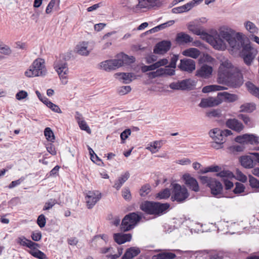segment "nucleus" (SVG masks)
Returning <instances> with one entry per match:
<instances>
[{
    "label": "nucleus",
    "instance_id": "16",
    "mask_svg": "<svg viewBox=\"0 0 259 259\" xmlns=\"http://www.w3.org/2000/svg\"><path fill=\"white\" fill-rule=\"evenodd\" d=\"M178 67L182 71L192 72L195 69V63L190 59H181Z\"/></svg>",
    "mask_w": 259,
    "mask_h": 259
},
{
    "label": "nucleus",
    "instance_id": "42",
    "mask_svg": "<svg viewBox=\"0 0 259 259\" xmlns=\"http://www.w3.org/2000/svg\"><path fill=\"white\" fill-rule=\"evenodd\" d=\"M44 135L48 141L54 142L55 136L50 127H46L44 130Z\"/></svg>",
    "mask_w": 259,
    "mask_h": 259
},
{
    "label": "nucleus",
    "instance_id": "50",
    "mask_svg": "<svg viewBox=\"0 0 259 259\" xmlns=\"http://www.w3.org/2000/svg\"><path fill=\"white\" fill-rule=\"evenodd\" d=\"M156 69H157V66L156 65L155 63L150 65H143L141 66V71L143 73L147 72L149 71L154 70Z\"/></svg>",
    "mask_w": 259,
    "mask_h": 259
},
{
    "label": "nucleus",
    "instance_id": "5",
    "mask_svg": "<svg viewBox=\"0 0 259 259\" xmlns=\"http://www.w3.org/2000/svg\"><path fill=\"white\" fill-rule=\"evenodd\" d=\"M172 185L171 200L172 202L176 201L178 203H184L190 195L187 188L178 183L172 184Z\"/></svg>",
    "mask_w": 259,
    "mask_h": 259
},
{
    "label": "nucleus",
    "instance_id": "22",
    "mask_svg": "<svg viewBox=\"0 0 259 259\" xmlns=\"http://www.w3.org/2000/svg\"><path fill=\"white\" fill-rule=\"evenodd\" d=\"M155 251H160L159 253L152 256V259H174L176 257L175 253L167 251L166 250H156Z\"/></svg>",
    "mask_w": 259,
    "mask_h": 259
},
{
    "label": "nucleus",
    "instance_id": "35",
    "mask_svg": "<svg viewBox=\"0 0 259 259\" xmlns=\"http://www.w3.org/2000/svg\"><path fill=\"white\" fill-rule=\"evenodd\" d=\"M183 54L185 56L196 59L200 55V52L199 50H184L183 52Z\"/></svg>",
    "mask_w": 259,
    "mask_h": 259
},
{
    "label": "nucleus",
    "instance_id": "38",
    "mask_svg": "<svg viewBox=\"0 0 259 259\" xmlns=\"http://www.w3.org/2000/svg\"><path fill=\"white\" fill-rule=\"evenodd\" d=\"M217 177H219L224 179L225 178H232L234 177V174L232 172L228 170H223L219 171L215 174Z\"/></svg>",
    "mask_w": 259,
    "mask_h": 259
},
{
    "label": "nucleus",
    "instance_id": "10",
    "mask_svg": "<svg viewBox=\"0 0 259 259\" xmlns=\"http://www.w3.org/2000/svg\"><path fill=\"white\" fill-rule=\"evenodd\" d=\"M185 185L189 189L195 192H198L200 190L199 186L196 179L192 177L188 173L185 174L182 178Z\"/></svg>",
    "mask_w": 259,
    "mask_h": 259
},
{
    "label": "nucleus",
    "instance_id": "23",
    "mask_svg": "<svg viewBox=\"0 0 259 259\" xmlns=\"http://www.w3.org/2000/svg\"><path fill=\"white\" fill-rule=\"evenodd\" d=\"M141 252L140 249L137 247H131L127 248L121 259H133Z\"/></svg>",
    "mask_w": 259,
    "mask_h": 259
},
{
    "label": "nucleus",
    "instance_id": "43",
    "mask_svg": "<svg viewBox=\"0 0 259 259\" xmlns=\"http://www.w3.org/2000/svg\"><path fill=\"white\" fill-rule=\"evenodd\" d=\"M235 174V179L236 180L242 183H245L247 181V177L244 174H243L238 168L236 169Z\"/></svg>",
    "mask_w": 259,
    "mask_h": 259
},
{
    "label": "nucleus",
    "instance_id": "60",
    "mask_svg": "<svg viewBox=\"0 0 259 259\" xmlns=\"http://www.w3.org/2000/svg\"><path fill=\"white\" fill-rule=\"evenodd\" d=\"M149 78L153 79L157 77L161 76V73L160 68L157 69L155 71L150 72L147 73Z\"/></svg>",
    "mask_w": 259,
    "mask_h": 259
},
{
    "label": "nucleus",
    "instance_id": "51",
    "mask_svg": "<svg viewBox=\"0 0 259 259\" xmlns=\"http://www.w3.org/2000/svg\"><path fill=\"white\" fill-rule=\"evenodd\" d=\"M46 106L55 112L58 113H62V111L60 109L58 105L54 104L50 101H49V102L47 103Z\"/></svg>",
    "mask_w": 259,
    "mask_h": 259
},
{
    "label": "nucleus",
    "instance_id": "58",
    "mask_svg": "<svg viewBox=\"0 0 259 259\" xmlns=\"http://www.w3.org/2000/svg\"><path fill=\"white\" fill-rule=\"evenodd\" d=\"M46 223V218L45 216L41 214L39 215L37 219V224L40 228H43L45 226Z\"/></svg>",
    "mask_w": 259,
    "mask_h": 259
},
{
    "label": "nucleus",
    "instance_id": "31",
    "mask_svg": "<svg viewBox=\"0 0 259 259\" xmlns=\"http://www.w3.org/2000/svg\"><path fill=\"white\" fill-rule=\"evenodd\" d=\"M171 46L169 39H163L157 42L153 49H171Z\"/></svg>",
    "mask_w": 259,
    "mask_h": 259
},
{
    "label": "nucleus",
    "instance_id": "37",
    "mask_svg": "<svg viewBox=\"0 0 259 259\" xmlns=\"http://www.w3.org/2000/svg\"><path fill=\"white\" fill-rule=\"evenodd\" d=\"M244 25L245 28L252 34L257 33L258 28L253 22L247 21L245 23Z\"/></svg>",
    "mask_w": 259,
    "mask_h": 259
},
{
    "label": "nucleus",
    "instance_id": "15",
    "mask_svg": "<svg viewBox=\"0 0 259 259\" xmlns=\"http://www.w3.org/2000/svg\"><path fill=\"white\" fill-rule=\"evenodd\" d=\"M100 198L101 193L98 191H89L85 197L88 208H92Z\"/></svg>",
    "mask_w": 259,
    "mask_h": 259
},
{
    "label": "nucleus",
    "instance_id": "27",
    "mask_svg": "<svg viewBox=\"0 0 259 259\" xmlns=\"http://www.w3.org/2000/svg\"><path fill=\"white\" fill-rule=\"evenodd\" d=\"M218 97H222L223 99L229 102H233L238 99V97L237 95L230 94L226 92L218 93Z\"/></svg>",
    "mask_w": 259,
    "mask_h": 259
},
{
    "label": "nucleus",
    "instance_id": "20",
    "mask_svg": "<svg viewBox=\"0 0 259 259\" xmlns=\"http://www.w3.org/2000/svg\"><path fill=\"white\" fill-rule=\"evenodd\" d=\"M130 223H132L134 228L140 222L142 218V213L140 211L130 212L125 215Z\"/></svg>",
    "mask_w": 259,
    "mask_h": 259
},
{
    "label": "nucleus",
    "instance_id": "13",
    "mask_svg": "<svg viewBox=\"0 0 259 259\" xmlns=\"http://www.w3.org/2000/svg\"><path fill=\"white\" fill-rule=\"evenodd\" d=\"M161 5V3L159 0H138V4L135 6V8L150 9L155 7H160Z\"/></svg>",
    "mask_w": 259,
    "mask_h": 259
},
{
    "label": "nucleus",
    "instance_id": "25",
    "mask_svg": "<svg viewBox=\"0 0 259 259\" xmlns=\"http://www.w3.org/2000/svg\"><path fill=\"white\" fill-rule=\"evenodd\" d=\"M239 161L241 165L244 168H250L253 166V160L250 156H242L239 158Z\"/></svg>",
    "mask_w": 259,
    "mask_h": 259
},
{
    "label": "nucleus",
    "instance_id": "61",
    "mask_svg": "<svg viewBox=\"0 0 259 259\" xmlns=\"http://www.w3.org/2000/svg\"><path fill=\"white\" fill-rule=\"evenodd\" d=\"M248 142L251 145H257L259 144V137L253 134H250Z\"/></svg>",
    "mask_w": 259,
    "mask_h": 259
},
{
    "label": "nucleus",
    "instance_id": "56",
    "mask_svg": "<svg viewBox=\"0 0 259 259\" xmlns=\"http://www.w3.org/2000/svg\"><path fill=\"white\" fill-rule=\"evenodd\" d=\"M25 178L24 177H21L19 179L12 181L8 186V188L9 189H12L14 187H16L21 184L24 180Z\"/></svg>",
    "mask_w": 259,
    "mask_h": 259
},
{
    "label": "nucleus",
    "instance_id": "59",
    "mask_svg": "<svg viewBox=\"0 0 259 259\" xmlns=\"http://www.w3.org/2000/svg\"><path fill=\"white\" fill-rule=\"evenodd\" d=\"M29 240V239H27L25 237L21 236L17 239V242L22 246L27 247Z\"/></svg>",
    "mask_w": 259,
    "mask_h": 259
},
{
    "label": "nucleus",
    "instance_id": "7",
    "mask_svg": "<svg viewBox=\"0 0 259 259\" xmlns=\"http://www.w3.org/2000/svg\"><path fill=\"white\" fill-rule=\"evenodd\" d=\"M44 63L42 59H36L30 69L25 71V75L29 77L44 75L46 74V69Z\"/></svg>",
    "mask_w": 259,
    "mask_h": 259
},
{
    "label": "nucleus",
    "instance_id": "63",
    "mask_svg": "<svg viewBox=\"0 0 259 259\" xmlns=\"http://www.w3.org/2000/svg\"><path fill=\"white\" fill-rule=\"evenodd\" d=\"M208 117H219L221 115V112L219 109H213L206 113Z\"/></svg>",
    "mask_w": 259,
    "mask_h": 259
},
{
    "label": "nucleus",
    "instance_id": "55",
    "mask_svg": "<svg viewBox=\"0 0 259 259\" xmlns=\"http://www.w3.org/2000/svg\"><path fill=\"white\" fill-rule=\"evenodd\" d=\"M225 141L226 140H218V141H213V142L211 143V146L215 149H221L223 147V144Z\"/></svg>",
    "mask_w": 259,
    "mask_h": 259
},
{
    "label": "nucleus",
    "instance_id": "36",
    "mask_svg": "<svg viewBox=\"0 0 259 259\" xmlns=\"http://www.w3.org/2000/svg\"><path fill=\"white\" fill-rule=\"evenodd\" d=\"M190 10L189 5L188 3H187L183 6L172 9L171 12L174 14H181L184 12H187Z\"/></svg>",
    "mask_w": 259,
    "mask_h": 259
},
{
    "label": "nucleus",
    "instance_id": "40",
    "mask_svg": "<svg viewBox=\"0 0 259 259\" xmlns=\"http://www.w3.org/2000/svg\"><path fill=\"white\" fill-rule=\"evenodd\" d=\"M198 179L199 180L201 184L206 185L207 187H209V186H210L212 181L213 180L214 178L205 176H199Z\"/></svg>",
    "mask_w": 259,
    "mask_h": 259
},
{
    "label": "nucleus",
    "instance_id": "39",
    "mask_svg": "<svg viewBox=\"0 0 259 259\" xmlns=\"http://www.w3.org/2000/svg\"><path fill=\"white\" fill-rule=\"evenodd\" d=\"M151 191V187L149 184L143 185L139 191L141 197H145L150 193Z\"/></svg>",
    "mask_w": 259,
    "mask_h": 259
},
{
    "label": "nucleus",
    "instance_id": "6",
    "mask_svg": "<svg viewBox=\"0 0 259 259\" xmlns=\"http://www.w3.org/2000/svg\"><path fill=\"white\" fill-rule=\"evenodd\" d=\"M193 34L200 36V37L207 43L210 45L213 48H214L215 40L218 34L217 30L211 29L207 32L206 30L199 28H195V30H193Z\"/></svg>",
    "mask_w": 259,
    "mask_h": 259
},
{
    "label": "nucleus",
    "instance_id": "45",
    "mask_svg": "<svg viewBox=\"0 0 259 259\" xmlns=\"http://www.w3.org/2000/svg\"><path fill=\"white\" fill-rule=\"evenodd\" d=\"M245 190V186L243 184L239 183L236 182L235 183V187L233 189V192L234 194H240L244 191Z\"/></svg>",
    "mask_w": 259,
    "mask_h": 259
},
{
    "label": "nucleus",
    "instance_id": "3",
    "mask_svg": "<svg viewBox=\"0 0 259 259\" xmlns=\"http://www.w3.org/2000/svg\"><path fill=\"white\" fill-rule=\"evenodd\" d=\"M140 208L145 213L153 215L155 217L161 216L167 213L170 208L168 203L146 200L140 205Z\"/></svg>",
    "mask_w": 259,
    "mask_h": 259
},
{
    "label": "nucleus",
    "instance_id": "1",
    "mask_svg": "<svg viewBox=\"0 0 259 259\" xmlns=\"http://www.w3.org/2000/svg\"><path fill=\"white\" fill-rule=\"evenodd\" d=\"M214 49H254L246 35L223 25L218 29Z\"/></svg>",
    "mask_w": 259,
    "mask_h": 259
},
{
    "label": "nucleus",
    "instance_id": "4",
    "mask_svg": "<svg viewBox=\"0 0 259 259\" xmlns=\"http://www.w3.org/2000/svg\"><path fill=\"white\" fill-rule=\"evenodd\" d=\"M72 51L66 54H61L59 59L54 62V66L60 78H66L68 72L66 61L69 60L72 56Z\"/></svg>",
    "mask_w": 259,
    "mask_h": 259
},
{
    "label": "nucleus",
    "instance_id": "57",
    "mask_svg": "<svg viewBox=\"0 0 259 259\" xmlns=\"http://www.w3.org/2000/svg\"><path fill=\"white\" fill-rule=\"evenodd\" d=\"M78 124L81 130L85 131L89 134L91 133L90 128L84 120H83L82 121H79V123H78Z\"/></svg>",
    "mask_w": 259,
    "mask_h": 259
},
{
    "label": "nucleus",
    "instance_id": "54",
    "mask_svg": "<svg viewBox=\"0 0 259 259\" xmlns=\"http://www.w3.org/2000/svg\"><path fill=\"white\" fill-rule=\"evenodd\" d=\"M131 134V131L130 128H127L123 131L120 135V139L121 140V143L123 144L125 142V140Z\"/></svg>",
    "mask_w": 259,
    "mask_h": 259
},
{
    "label": "nucleus",
    "instance_id": "47",
    "mask_svg": "<svg viewBox=\"0 0 259 259\" xmlns=\"http://www.w3.org/2000/svg\"><path fill=\"white\" fill-rule=\"evenodd\" d=\"M113 32H108L104 35L103 39L105 41V49L109 48L112 44L113 40L112 39H108V37L109 36L112 34Z\"/></svg>",
    "mask_w": 259,
    "mask_h": 259
},
{
    "label": "nucleus",
    "instance_id": "28",
    "mask_svg": "<svg viewBox=\"0 0 259 259\" xmlns=\"http://www.w3.org/2000/svg\"><path fill=\"white\" fill-rule=\"evenodd\" d=\"M130 176V173L128 171L121 175V176L118 177L116 182L114 183V187L117 190H119L122 185L128 180Z\"/></svg>",
    "mask_w": 259,
    "mask_h": 259
},
{
    "label": "nucleus",
    "instance_id": "19",
    "mask_svg": "<svg viewBox=\"0 0 259 259\" xmlns=\"http://www.w3.org/2000/svg\"><path fill=\"white\" fill-rule=\"evenodd\" d=\"M209 188L210 189L211 194L215 196L221 194L223 189L222 183L215 178L213 179Z\"/></svg>",
    "mask_w": 259,
    "mask_h": 259
},
{
    "label": "nucleus",
    "instance_id": "48",
    "mask_svg": "<svg viewBox=\"0 0 259 259\" xmlns=\"http://www.w3.org/2000/svg\"><path fill=\"white\" fill-rule=\"evenodd\" d=\"M122 196L126 201H130L132 199V195L130 189L128 187L124 188L122 191Z\"/></svg>",
    "mask_w": 259,
    "mask_h": 259
},
{
    "label": "nucleus",
    "instance_id": "17",
    "mask_svg": "<svg viewBox=\"0 0 259 259\" xmlns=\"http://www.w3.org/2000/svg\"><path fill=\"white\" fill-rule=\"evenodd\" d=\"M226 125L228 128L238 133L244 128L243 124L236 118L228 119L226 122Z\"/></svg>",
    "mask_w": 259,
    "mask_h": 259
},
{
    "label": "nucleus",
    "instance_id": "9",
    "mask_svg": "<svg viewBox=\"0 0 259 259\" xmlns=\"http://www.w3.org/2000/svg\"><path fill=\"white\" fill-rule=\"evenodd\" d=\"M136 61L133 56H128L124 53H121L116 55L114 59V67L117 68L124 65H130Z\"/></svg>",
    "mask_w": 259,
    "mask_h": 259
},
{
    "label": "nucleus",
    "instance_id": "52",
    "mask_svg": "<svg viewBox=\"0 0 259 259\" xmlns=\"http://www.w3.org/2000/svg\"><path fill=\"white\" fill-rule=\"evenodd\" d=\"M160 69L161 73V76L163 75L172 76L175 74V70L172 69L160 68Z\"/></svg>",
    "mask_w": 259,
    "mask_h": 259
},
{
    "label": "nucleus",
    "instance_id": "21",
    "mask_svg": "<svg viewBox=\"0 0 259 259\" xmlns=\"http://www.w3.org/2000/svg\"><path fill=\"white\" fill-rule=\"evenodd\" d=\"M132 235L131 233H114V242L118 244H123L131 240Z\"/></svg>",
    "mask_w": 259,
    "mask_h": 259
},
{
    "label": "nucleus",
    "instance_id": "24",
    "mask_svg": "<svg viewBox=\"0 0 259 259\" xmlns=\"http://www.w3.org/2000/svg\"><path fill=\"white\" fill-rule=\"evenodd\" d=\"M218 104V100L213 98H203L201 99L199 106L201 108L211 107Z\"/></svg>",
    "mask_w": 259,
    "mask_h": 259
},
{
    "label": "nucleus",
    "instance_id": "11",
    "mask_svg": "<svg viewBox=\"0 0 259 259\" xmlns=\"http://www.w3.org/2000/svg\"><path fill=\"white\" fill-rule=\"evenodd\" d=\"M193 38L185 32H180L176 34L175 42L179 46L189 45L192 42Z\"/></svg>",
    "mask_w": 259,
    "mask_h": 259
},
{
    "label": "nucleus",
    "instance_id": "12",
    "mask_svg": "<svg viewBox=\"0 0 259 259\" xmlns=\"http://www.w3.org/2000/svg\"><path fill=\"white\" fill-rule=\"evenodd\" d=\"M114 76L120 82L124 84L130 83L137 77L133 72H117L114 73Z\"/></svg>",
    "mask_w": 259,
    "mask_h": 259
},
{
    "label": "nucleus",
    "instance_id": "62",
    "mask_svg": "<svg viewBox=\"0 0 259 259\" xmlns=\"http://www.w3.org/2000/svg\"><path fill=\"white\" fill-rule=\"evenodd\" d=\"M32 239L34 241H39L41 240L42 235L40 231L32 232L31 234Z\"/></svg>",
    "mask_w": 259,
    "mask_h": 259
},
{
    "label": "nucleus",
    "instance_id": "8",
    "mask_svg": "<svg viewBox=\"0 0 259 259\" xmlns=\"http://www.w3.org/2000/svg\"><path fill=\"white\" fill-rule=\"evenodd\" d=\"M195 85L196 82L189 78L171 82L169 84V87L174 90L190 91L192 90Z\"/></svg>",
    "mask_w": 259,
    "mask_h": 259
},
{
    "label": "nucleus",
    "instance_id": "34",
    "mask_svg": "<svg viewBox=\"0 0 259 259\" xmlns=\"http://www.w3.org/2000/svg\"><path fill=\"white\" fill-rule=\"evenodd\" d=\"M240 112L251 113L255 109V106L253 103H246L241 105Z\"/></svg>",
    "mask_w": 259,
    "mask_h": 259
},
{
    "label": "nucleus",
    "instance_id": "64",
    "mask_svg": "<svg viewBox=\"0 0 259 259\" xmlns=\"http://www.w3.org/2000/svg\"><path fill=\"white\" fill-rule=\"evenodd\" d=\"M179 59V56L177 55H174L171 58L170 63L168 65V67L171 68H176V63Z\"/></svg>",
    "mask_w": 259,
    "mask_h": 259
},
{
    "label": "nucleus",
    "instance_id": "33",
    "mask_svg": "<svg viewBox=\"0 0 259 259\" xmlns=\"http://www.w3.org/2000/svg\"><path fill=\"white\" fill-rule=\"evenodd\" d=\"M170 196V191L168 188H165L160 191L155 195V198L157 200L166 199Z\"/></svg>",
    "mask_w": 259,
    "mask_h": 259
},
{
    "label": "nucleus",
    "instance_id": "53",
    "mask_svg": "<svg viewBox=\"0 0 259 259\" xmlns=\"http://www.w3.org/2000/svg\"><path fill=\"white\" fill-rule=\"evenodd\" d=\"M57 203L55 199H51L48 201L46 202L43 207V210H48L52 208L55 204Z\"/></svg>",
    "mask_w": 259,
    "mask_h": 259
},
{
    "label": "nucleus",
    "instance_id": "14",
    "mask_svg": "<svg viewBox=\"0 0 259 259\" xmlns=\"http://www.w3.org/2000/svg\"><path fill=\"white\" fill-rule=\"evenodd\" d=\"M212 71L213 68L211 66L204 64L197 70L195 75L202 78L208 79L211 77Z\"/></svg>",
    "mask_w": 259,
    "mask_h": 259
},
{
    "label": "nucleus",
    "instance_id": "18",
    "mask_svg": "<svg viewBox=\"0 0 259 259\" xmlns=\"http://www.w3.org/2000/svg\"><path fill=\"white\" fill-rule=\"evenodd\" d=\"M239 56L243 59L247 65H250L254 58L255 55L251 52L252 50H240Z\"/></svg>",
    "mask_w": 259,
    "mask_h": 259
},
{
    "label": "nucleus",
    "instance_id": "30",
    "mask_svg": "<svg viewBox=\"0 0 259 259\" xmlns=\"http://www.w3.org/2000/svg\"><path fill=\"white\" fill-rule=\"evenodd\" d=\"M99 68L106 71H111L113 70V60L110 59L102 62L99 64Z\"/></svg>",
    "mask_w": 259,
    "mask_h": 259
},
{
    "label": "nucleus",
    "instance_id": "41",
    "mask_svg": "<svg viewBox=\"0 0 259 259\" xmlns=\"http://www.w3.org/2000/svg\"><path fill=\"white\" fill-rule=\"evenodd\" d=\"M29 252L31 255L38 259H48L46 255L38 249L30 250Z\"/></svg>",
    "mask_w": 259,
    "mask_h": 259
},
{
    "label": "nucleus",
    "instance_id": "46",
    "mask_svg": "<svg viewBox=\"0 0 259 259\" xmlns=\"http://www.w3.org/2000/svg\"><path fill=\"white\" fill-rule=\"evenodd\" d=\"M228 149L230 152L235 154L236 152L243 151L245 149V147L242 145H234L229 147Z\"/></svg>",
    "mask_w": 259,
    "mask_h": 259
},
{
    "label": "nucleus",
    "instance_id": "32",
    "mask_svg": "<svg viewBox=\"0 0 259 259\" xmlns=\"http://www.w3.org/2000/svg\"><path fill=\"white\" fill-rule=\"evenodd\" d=\"M246 85L249 93L259 99V87H257L250 81L247 82Z\"/></svg>",
    "mask_w": 259,
    "mask_h": 259
},
{
    "label": "nucleus",
    "instance_id": "26",
    "mask_svg": "<svg viewBox=\"0 0 259 259\" xmlns=\"http://www.w3.org/2000/svg\"><path fill=\"white\" fill-rule=\"evenodd\" d=\"M223 130L219 128H214L211 130L209 132V136L213 140V141H218V140H224L223 137Z\"/></svg>",
    "mask_w": 259,
    "mask_h": 259
},
{
    "label": "nucleus",
    "instance_id": "44",
    "mask_svg": "<svg viewBox=\"0 0 259 259\" xmlns=\"http://www.w3.org/2000/svg\"><path fill=\"white\" fill-rule=\"evenodd\" d=\"M249 185L252 188H259V180L249 175L248 176Z\"/></svg>",
    "mask_w": 259,
    "mask_h": 259
},
{
    "label": "nucleus",
    "instance_id": "2",
    "mask_svg": "<svg viewBox=\"0 0 259 259\" xmlns=\"http://www.w3.org/2000/svg\"><path fill=\"white\" fill-rule=\"evenodd\" d=\"M217 81L234 89L240 88L243 83V77L240 70L230 62H223L219 68Z\"/></svg>",
    "mask_w": 259,
    "mask_h": 259
},
{
    "label": "nucleus",
    "instance_id": "49",
    "mask_svg": "<svg viewBox=\"0 0 259 259\" xmlns=\"http://www.w3.org/2000/svg\"><path fill=\"white\" fill-rule=\"evenodd\" d=\"M131 87L130 85H126L118 88L117 89V92L120 95H124L131 92Z\"/></svg>",
    "mask_w": 259,
    "mask_h": 259
},
{
    "label": "nucleus",
    "instance_id": "29",
    "mask_svg": "<svg viewBox=\"0 0 259 259\" xmlns=\"http://www.w3.org/2000/svg\"><path fill=\"white\" fill-rule=\"evenodd\" d=\"M132 225L133 224L128 221L126 217L124 216L120 225V230L123 232L129 231L134 228Z\"/></svg>",
    "mask_w": 259,
    "mask_h": 259
}]
</instances>
